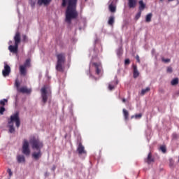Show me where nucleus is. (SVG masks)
<instances>
[{
	"mask_svg": "<svg viewBox=\"0 0 179 179\" xmlns=\"http://www.w3.org/2000/svg\"><path fill=\"white\" fill-rule=\"evenodd\" d=\"M29 143L33 149L35 150L32 153V157L35 160H38L43 156V153L41 152V149L44 147V143L43 141H40L38 138H32L29 140Z\"/></svg>",
	"mask_w": 179,
	"mask_h": 179,
	"instance_id": "obj_1",
	"label": "nucleus"
},
{
	"mask_svg": "<svg viewBox=\"0 0 179 179\" xmlns=\"http://www.w3.org/2000/svg\"><path fill=\"white\" fill-rule=\"evenodd\" d=\"M78 0H68V6L66 10V22L71 24L72 19L78 17V11H76V3Z\"/></svg>",
	"mask_w": 179,
	"mask_h": 179,
	"instance_id": "obj_2",
	"label": "nucleus"
},
{
	"mask_svg": "<svg viewBox=\"0 0 179 179\" xmlns=\"http://www.w3.org/2000/svg\"><path fill=\"white\" fill-rule=\"evenodd\" d=\"M99 52L94 50H92L90 51V57H92V59L90 63V70L92 68H94L95 69V73L96 75H98L99 76L103 75V67L101 66V62H94V59H96L97 54Z\"/></svg>",
	"mask_w": 179,
	"mask_h": 179,
	"instance_id": "obj_3",
	"label": "nucleus"
},
{
	"mask_svg": "<svg viewBox=\"0 0 179 179\" xmlns=\"http://www.w3.org/2000/svg\"><path fill=\"white\" fill-rule=\"evenodd\" d=\"M14 41L15 45H10L8 46V50L10 52H12L13 54H17V51L19 50V44H20V33L16 32L14 36Z\"/></svg>",
	"mask_w": 179,
	"mask_h": 179,
	"instance_id": "obj_4",
	"label": "nucleus"
},
{
	"mask_svg": "<svg viewBox=\"0 0 179 179\" xmlns=\"http://www.w3.org/2000/svg\"><path fill=\"white\" fill-rule=\"evenodd\" d=\"M57 62L56 64V70L59 72H64V65H65V54L59 53L57 55Z\"/></svg>",
	"mask_w": 179,
	"mask_h": 179,
	"instance_id": "obj_5",
	"label": "nucleus"
},
{
	"mask_svg": "<svg viewBox=\"0 0 179 179\" xmlns=\"http://www.w3.org/2000/svg\"><path fill=\"white\" fill-rule=\"evenodd\" d=\"M42 103L45 104L48 100V96H51V91L48 86H43L41 90Z\"/></svg>",
	"mask_w": 179,
	"mask_h": 179,
	"instance_id": "obj_6",
	"label": "nucleus"
},
{
	"mask_svg": "<svg viewBox=\"0 0 179 179\" xmlns=\"http://www.w3.org/2000/svg\"><path fill=\"white\" fill-rule=\"evenodd\" d=\"M13 122H15V127H17V128L20 127V117H19V112H16L13 114L8 120V124H13Z\"/></svg>",
	"mask_w": 179,
	"mask_h": 179,
	"instance_id": "obj_7",
	"label": "nucleus"
},
{
	"mask_svg": "<svg viewBox=\"0 0 179 179\" xmlns=\"http://www.w3.org/2000/svg\"><path fill=\"white\" fill-rule=\"evenodd\" d=\"M15 86L17 88V91L19 92L20 93H31V90H29L27 89V87H20V83L19 82V80H15Z\"/></svg>",
	"mask_w": 179,
	"mask_h": 179,
	"instance_id": "obj_8",
	"label": "nucleus"
},
{
	"mask_svg": "<svg viewBox=\"0 0 179 179\" xmlns=\"http://www.w3.org/2000/svg\"><path fill=\"white\" fill-rule=\"evenodd\" d=\"M22 153L25 156L30 155V148L29 145V141L27 139H24L22 142Z\"/></svg>",
	"mask_w": 179,
	"mask_h": 179,
	"instance_id": "obj_9",
	"label": "nucleus"
},
{
	"mask_svg": "<svg viewBox=\"0 0 179 179\" xmlns=\"http://www.w3.org/2000/svg\"><path fill=\"white\" fill-rule=\"evenodd\" d=\"M10 74V66L8 65V63L6 62H4V69L2 71V75L4 78H6V76H9Z\"/></svg>",
	"mask_w": 179,
	"mask_h": 179,
	"instance_id": "obj_10",
	"label": "nucleus"
},
{
	"mask_svg": "<svg viewBox=\"0 0 179 179\" xmlns=\"http://www.w3.org/2000/svg\"><path fill=\"white\" fill-rule=\"evenodd\" d=\"M77 152L78 155H86V150H85V146L82 145V143H78V146L77 148Z\"/></svg>",
	"mask_w": 179,
	"mask_h": 179,
	"instance_id": "obj_11",
	"label": "nucleus"
},
{
	"mask_svg": "<svg viewBox=\"0 0 179 179\" xmlns=\"http://www.w3.org/2000/svg\"><path fill=\"white\" fill-rule=\"evenodd\" d=\"M118 85V81H113L108 85V89L109 90H114L115 89V86Z\"/></svg>",
	"mask_w": 179,
	"mask_h": 179,
	"instance_id": "obj_12",
	"label": "nucleus"
},
{
	"mask_svg": "<svg viewBox=\"0 0 179 179\" xmlns=\"http://www.w3.org/2000/svg\"><path fill=\"white\" fill-rule=\"evenodd\" d=\"M138 3H139V10L141 12H142V10H145V8H146V4H145V3H143V0H140L138 1Z\"/></svg>",
	"mask_w": 179,
	"mask_h": 179,
	"instance_id": "obj_13",
	"label": "nucleus"
},
{
	"mask_svg": "<svg viewBox=\"0 0 179 179\" xmlns=\"http://www.w3.org/2000/svg\"><path fill=\"white\" fill-rule=\"evenodd\" d=\"M145 162L148 163V164H150L153 163V162H155V159H153V157H152V153L150 152L148 154Z\"/></svg>",
	"mask_w": 179,
	"mask_h": 179,
	"instance_id": "obj_14",
	"label": "nucleus"
},
{
	"mask_svg": "<svg viewBox=\"0 0 179 179\" xmlns=\"http://www.w3.org/2000/svg\"><path fill=\"white\" fill-rule=\"evenodd\" d=\"M20 75H22V76H26V73H27V71H26V67H24V66H20Z\"/></svg>",
	"mask_w": 179,
	"mask_h": 179,
	"instance_id": "obj_15",
	"label": "nucleus"
},
{
	"mask_svg": "<svg viewBox=\"0 0 179 179\" xmlns=\"http://www.w3.org/2000/svg\"><path fill=\"white\" fill-rule=\"evenodd\" d=\"M51 2V0H38V5H49Z\"/></svg>",
	"mask_w": 179,
	"mask_h": 179,
	"instance_id": "obj_16",
	"label": "nucleus"
},
{
	"mask_svg": "<svg viewBox=\"0 0 179 179\" xmlns=\"http://www.w3.org/2000/svg\"><path fill=\"white\" fill-rule=\"evenodd\" d=\"M129 8H135L136 6V0H128Z\"/></svg>",
	"mask_w": 179,
	"mask_h": 179,
	"instance_id": "obj_17",
	"label": "nucleus"
},
{
	"mask_svg": "<svg viewBox=\"0 0 179 179\" xmlns=\"http://www.w3.org/2000/svg\"><path fill=\"white\" fill-rule=\"evenodd\" d=\"M8 128L9 134H15V127H13V124H8Z\"/></svg>",
	"mask_w": 179,
	"mask_h": 179,
	"instance_id": "obj_18",
	"label": "nucleus"
},
{
	"mask_svg": "<svg viewBox=\"0 0 179 179\" xmlns=\"http://www.w3.org/2000/svg\"><path fill=\"white\" fill-rule=\"evenodd\" d=\"M17 160L18 163H24V162H25L24 155L17 156Z\"/></svg>",
	"mask_w": 179,
	"mask_h": 179,
	"instance_id": "obj_19",
	"label": "nucleus"
},
{
	"mask_svg": "<svg viewBox=\"0 0 179 179\" xmlns=\"http://www.w3.org/2000/svg\"><path fill=\"white\" fill-rule=\"evenodd\" d=\"M133 69H134V78H138V76H139V71H138V68L136 67V66H134Z\"/></svg>",
	"mask_w": 179,
	"mask_h": 179,
	"instance_id": "obj_20",
	"label": "nucleus"
},
{
	"mask_svg": "<svg viewBox=\"0 0 179 179\" xmlns=\"http://www.w3.org/2000/svg\"><path fill=\"white\" fill-rule=\"evenodd\" d=\"M153 16V14L152 13H148L146 17H145V22L147 23H150L152 22V17Z\"/></svg>",
	"mask_w": 179,
	"mask_h": 179,
	"instance_id": "obj_21",
	"label": "nucleus"
},
{
	"mask_svg": "<svg viewBox=\"0 0 179 179\" xmlns=\"http://www.w3.org/2000/svg\"><path fill=\"white\" fill-rule=\"evenodd\" d=\"M116 54L118 58H121V56L122 55V47L120 46L117 50Z\"/></svg>",
	"mask_w": 179,
	"mask_h": 179,
	"instance_id": "obj_22",
	"label": "nucleus"
},
{
	"mask_svg": "<svg viewBox=\"0 0 179 179\" xmlns=\"http://www.w3.org/2000/svg\"><path fill=\"white\" fill-rule=\"evenodd\" d=\"M114 22H115V17L114 16H110L109 17V20L108 21V24L110 25V26H113V24H114Z\"/></svg>",
	"mask_w": 179,
	"mask_h": 179,
	"instance_id": "obj_23",
	"label": "nucleus"
},
{
	"mask_svg": "<svg viewBox=\"0 0 179 179\" xmlns=\"http://www.w3.org/2000/svg\"><path fill=\"white\" fill-rule=\"evenodd\" d=\"M150 87H147L145 89H143L141 90L142 96L146 94V93H148V92H150Z\"/></svg>",
	"mask_w": 179,
	"mask_h": 179,
	"instance_id": "obj_24",
	"label": "nucleus"
},
{
	"mask_svg": "<svg viewBox=\"0 0 179 179\" xmlns=\"http://www.w3.org/2000/svg\"><path fill=\"white\" fill-rule=\"evenodd\" d=\"M29 2L32 9H34V8L36 7V0H29Z\"/></svg>",
	"mask_w": 179,
	"mask_h": 179,
	"instance_id": "obj_25",
	"label": "nucleus"
},
{
	"mask_svg": "<svg viewBox=\"0 0 179 179\" xmlns=\"http://www.w3.org/2000/svg\"><path fill=\"white\" fill-rule=\"evenodd\" d=\"M123 115L125 120H128V117H129V113H128V110L126 109H123Z\"/></svg>",
	"mask_w": 179,
	"mask_h": 179,
	"instance_id": "obj_26",
	"label": "nucleus"
},
{
	"mask_svg": "<svg viewBox=\"0 0 179 179\" xmlns=\"http://www.w3.org/2000/svg\"><path fill=\"white\" fill-rule=\"evenodd\" d=\"M22 66H24L25 68H29V66H30V59H27L24 65H22Z\"/></svg>",
	"mask_w": 179,
	"mask_h": 179,
	"instance_id": "obj_27",
	"label": "nucleus"
},
{
	"mask_svg": "<svg viewBox=\"0 0 179 179\" xmlns=\"http://www.w3.org/2000/svg\"><path fill=\"white\" fill-rule=\"evenodd\" d=\"M171 84L172 86H176V85H178V78H175L171 80Z\"/></svg>",
	"mask_w": 179,
	"mask_h": 179,
	"instance_id": "obj_28",
	"label": "nucleus"
},
{
	"mask_svg": "<svg viewBox=\"0 0 179 179\" xmlns=\"http://www.w3.org/2000/svg\"><path fill=\"white\" fill-rule=\"evenodd\" d=\"M109 10L114 13V12H115V6L113 4L109 5Z\"/></svg>",
	"mask_w": 179,
	"mask_h": 179,
	"instance_id": "obj_29",
	"label": "nucleus"
},
{
	"mask_svg": "<svg viewBox=\"0 0 179 179\" xmlns=\"http://www.w3.org/2000/svg\"><path fill=\"white\" fill-rule=\"evenodd\" d=\"M131 118H136V119L142 118V114L139 113L136 115H132Z\"/></svg>",
	"mask_w": 179,
	"mask_h": 179,
	"instance_id": "obj_30",
	"label": "nucleus"
},
{
	"mask_svg": "<svg viewBox=\"0 0 179 179\" xmlns=\"http://www.w3.org/2000/svg\"><path fill=\"white\" fill-rule=\"evenodd\" d=\"M5 103H8V99H4L0 101L1 106H5Z\"/></svg>",
	"mask_w": 179,
	"mask_h": 179,
	"instance_id": "obj_31",
	"label": "nucleus"
},
{
	"mask_svg": "<svg viewBox=\"0 0 179 179\" xmlns=\"http://www.w3.org/2000/svg\"><path fill=\"white\" fill-rule=\"evenodd\" d=\"M3 113H5V108L3 106L0 107V115H3Z\"/></svg>",
	"mask_w": 179,
	"mask_h": 179,
	"instance_id": "obj_32",
	"label": "nucleus"
},
{
	"mask_svg": "<svg viewBox=\"0 0 179 179\" xmlns=\"http://www.w3.org/2000/svg\"><path fill=\"white\" fill-rule=\"evenodd\" d=\"M141 15H142V11H139L136 15V20H138V19H139V17H141Z\"/></svg>",
	"mask_w": 179,
	"mask_h": 179,
	"instance_id": "obj_33",
	"label": "nucleus"
},
{
	"mask_svg": "<svg viewBox=\"0 0 179 179\" xmlns=\"http://www.w3.org/2000/svg\"><path fill=\"white\" fill-rule=\"evenodd\" d=\"M160 150H162V153H166V147L164 145L161 146Z\"/></svg>",
	"mask_w": 179,
	"mask_h": 179,
	"instance_id": "obj_34",
	"label": "nucleus"
},
{
	"mask_svg": "<svg viewBox=\"0 0 179 179\" xmlns=\"http://www.w3.org/2000/svg\"><path fill=\"white\" fill-rule=\"evenodd\" d=\"M166 72H168V73H171L173 72V68L168 67L166 69Z\"/></svg>",
	"mask_w": 179,
	"mask_h": 179,
	"instance_id": "obj_35",
	"label": "nucleus"
},
{
	"mask_svg": "<svg viewBox=\"0 0 179 179\" xmlns=\"http://www.w3.org/2000/svg\"><path fill=\"white\" fill-rule=\"evenodd\" d=\"M62 6L64 8V6H66V0H62Z\"/></svg>",
	"mask_w": 179,
	"mask_h": 179,
	"instance_id": "obj_36",
	"label": "nucleus"
},
{
	"mask_svg": "<svg viewBox=\"0 0 179 179\" xmlns=\"http://www.w3.org/2000/svg\"><path fill=\"white\" fill-rule=\"evenodd\" d=\"M162 61H163V62H170V59L162 58Z\"/></svg>",
	"mask_w": 179,
	"mask_h": 179,
	"instance_id": "obj_37",
	"label": "nucleus"
},
{
	"mask_svg": "<svg viewBox=\"0 0 179 179\" xmlns=\"http://www.w3.org/2000/svg\"><path fill=\"white\" fill-rule=\"evenodd\" d=\"M129 59H125V61H124V64H125V65H129Z\"/></svg>",
	"mask_w": 179,
	"mask_h": 179,
	"instance_id": "obj_38",
	"label": "nucleus"
},
{
	"mask_svg": "<svg viewBox=\"0 0 179 179\" xmlns=\"http://www.w3.org/2000/svg\"><path fill=\"white\" fill-rule=\"evenodd\" d=\"M7 171H8L9 176H12L13 173H12V170H10V169H8L7 170Z\"/></svg>",
	"mask_w": 179,
	"mask_h": 179,
	"instance_id": "obj_39",
	"label": "nucleus"
},
{
	"mask_svg": "<svg viewBox=\"0 0 179 179\" xmlns=\"http://www.w3.org/2000/svg\"><path fill=\"white\" fill-rule=\"evenodd\" d=\"M136 59L137 60V62H141V59H139V55H136Z\"/></svg>",
	"mask_w": 179,
	"mask_h": 179,
	"instance_id": "obj_40",
	"label": "nucleus"
},
{
	"mask_svg": "<svg viewBox=\"0 0 179 179\" xmlns=\"http://www.w3.org/2000/svg\"><path fill=\"white\" fill-rule=\"evenodd\" d=\"M57 169V166H55V165H53V166L52 167L51 170L52 171H55V169Z\"/></svg>",
	"mask_w": 179,
	"mask_h": 179,
	"instance_id": "obj_41",
	"label": "nucleus"
},
{
	"mask_svg": "<svg viewBox=\"0 0 179 179\" xmlns=\"http://www.w3.org/2000/svg\"><path fill=\"white\" fill-rule=\"evenodd\" d=\"M23 40L26 41L27 40V36L26 35H23Z\"/></svg>",
	"mask_w": 179,
	"mask_h": 179,
	"instance_id": "obj_42",
	"label": "nucleus"
},
{
	"mask_svg": "<svg viewBox=\"0 0 179 179\" xmlns=\"http://www.w3.org/2000/svg\"><path fill=\"white\" fill-rule=\"evenodd\" d=\"M125 101H127V99H122V102H123V103H125Z\"/></svg>",
	"mask_w": 179,
	"mask_h": 179,
	"instance_id": "obj_43",
	"label": "nucleus"
},
{
	"mask_svg": "<svg viewBox=\"0 0 179 179\" xmlns=\"http://www.w3.org/2000/svg\"><path fill=\"white\" fill-rule=\"evenodd\" d=\"M8 44H12V41H10L8 42Z\"/></svg>",
	"mask_w": 179,
	"mask_h": 179,
	"instance_id": "obj_44",
	"label": "nucleus"
},
{
	"mask_svg": "<svg viewBox=\"0 0 179 179\" xmlns=\"http://www.w3.org/2000/svg\"><path fill=\"white\" fill-rule=\"evenodd\" d=\"M160 1V2H164V0H159Z\"/></svg>",
	"mask_w": 179,
	"mask_h": 179,
	"instance_id": "obj_45",
	"label": "nucleus"
},
{
	"mask_svg": "<svg viewBox=\"0 0 179 179\" xmlns=\"http://www.w3.org/2000/svg\"><path fill=\"white\" fill-rule=\"evenodd\" d=\"M95 43H97V40H95Z\"/></svg>",
	"mask_w": 179,
	"mask_h": 179,
	"instance_id": "obj_46",
	"label": "nucleus"
},
{
	"mask_svg": "<svg viewBox=\"0 0 179 179\" xmlns=\"http://www.w3.org/2000/svg\"><path fill=\"white\" fill-rule=\"evenodd\" d=\"M85 1H87V0H85Z\"/></svg>",
	"mask_w": 179,
	"mask_h": 179,
	"instance_id": "obj_47",
	"label": "nucleus"
}]
</instances>
